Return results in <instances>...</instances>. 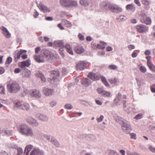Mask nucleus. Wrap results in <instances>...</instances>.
<instances>
[{"mask_svg": "<svg viewBox=\"0 0 155 155\" xmlns=\"http://www.w3.org/2000/svg\"><path fill=\"white\" fill-rule=\"evenodd\" d=\"M100 9L104 12L110 10L112 12L118 13L122 11V9L119 6L109 2H103L100 5Z\"/></svg>", "mask_w": 155, "mask_h": 155, "instance_id": "1", "label": "nucleus"}, {"mask_svg": "<svg viewBox=\"0 0 155 155\" xmlns=\"http://www.w3.org/2000/svg\"><path fill=\"white\" fill-rule=\"evenodd\" d=\"M114 118L116 121L121 124L122 128L124 132L127 134H129L131 130L130 123L120 116L116 115Z\"/></svg>", "mask_w": 155, "mask_h": 155, "instance_id": "2", "label": "nucleus"}, {"mask_svg": "<svg viewBox=\"0 0 155 155\" xmlns=\"http://www.w3.org/2000/svg\"><path fill=\"white\" fill-rule=\"evenodd\" d=\"M121 94L120 93H119L118 95L116 96V98L114 100V103L117 105H120L123 103L124 107H126V96L124 95L123 96V99L121 98Z\"/></svg>", "mask_w": 155, "mask_h": 155, "instance_id": "3", "label": "nucleus"}, {"mask_svg": "<svg viewBox=\"0 0 155 155\" xmlns=\"http://www.w3.org/2000/svg\"><path fill=\"white\" fill-rule=\"evenodd\" d=\"M9 92H16L20 90L21 86L18 83L16 82H13L10 84L7 85Z\"/></svg>", "mask_w": 155, "mask_h": 155, "instance_id": "4", "label": "nucleus"}, {"mask_svg": "<svg viewBox=\"0 0 155 155\" xmlns=\"http://www.w3.org/2000/svg\"><path fill=\"white\" fill-rule=\"evenodd\" d=\"M14 107L18 109L21 110H28L30 109L29 104L27 103H25L23 104L18 101H15L14 102Z\"/></svg>", "mask_w": 155, "mask_h": 155, "instance_id": "5", "label": "nucleus"}, {"mask_svg": "<svg viewBox=\"0 0 155 155\" xmlns=\"http://www.w3.org/2000/svg\"><path fill=\"white\" fill-rule=\"evenodd\" d=\"M140 21L142 23L147 25H150L151 24V21L149 18L148 17L145 12L142 11L140 14Z\"/></svg>", "mask_w": 155, "mask_h": 155, "instance_id": "6", "label": "nucleus"}, {"mask_svg": "<svg viewBox=\"0 0 155 155\" xmlns=\"http://www.w3.org/2000/svg\"><path fill=\"white\" fill-rule=\"evenodd\" d=\"M59 76V72L57 70L51 71V77L52 78L51 82L54 83V85H56L59 82L57 78Z\"/></svg>", "mask_w": 155, "mask_h": 155, "instance_id": "7", "label": "nucleus"}, {"mask_svg": "<svg viewBox=\"0 0 155 155\" xmlns=\"http://www.w3.org/2000/svg\"><path fill=\"white\" fill-rule=\"evenodd\" d=\"M26 121L29 124L34 127H37L40 124L37 120L32 117H28L26 119Z\"/></svg>", "mask_w": 155, "mask_h": 155, "instance_id": "8", "label": "nucleus"}, {"mask_svg": "<svg viewBox=\"0 0 155 155\" xmlns=\"http://www.w3.org/2000/svg\"><path fill=\"white\" fill-rule=\"evenodd\" d=\"M53 45L55 47H59V51H60V54L62 55H64V54L62 51L64 50L63 47L64 46V42L62 41L58 40L54 41L53 43Z\"/></svg>", "mask_w": 155, "mask_h": 155, "instance_id": "9", "label": "nucleus"}, {"mask_svg": "<svg viewBox=\"0 0 155 155\" xmlns=\"http://www.w3.org/2000/svg\"><path fill=\"white\" fill-rule=\"evenodd\" d=\"M135 28L137 31L140 33L146 32L148 30V27L143 24L138 25L136 26Z\"/></svg>", "mask_w": 155, "mask_h": 155, "instance_id": "10", "label": "nucleus"}, {"mask_svg": "<svg viewBox=\"0 0 155 155\" xmlns=\"http://www.w3.org/2000/svg\"><path fill=\"white\" fill-rule=\"evenodd\" d=\"M41 54L44 59L45 61L46 60H49L51 57V54L50 51H49L44 49L41 51Z\"/></svg>", "mask_w": 155, "mask_h": 155, "instance_id": "11", "label": "nucleus"}, {"mask_svg": "<svg viewBox=\"0 0 155 155\" xmlns=\"http://www.w3.org/2000/svg\"><path fill=\"white\" fill-rule=\"evenodd\" d=\"M39 9L42 12L44 13H48L50 12V9L47 6L45 5L42 2H40L39 4L36 2Z\"/></svg>", "mask_w": 155, "mask_h": 155, "instance_id": "12", "label": "nucleus"}, {"mask_svg": "<svg viewBox=\"0 0 155 155\" xmlns=\"http://www.w3.org/2000/svg\"><path fill=\"white\" fill-rule=\"evenodd\" d=\"M35 116L38 119L42 122H47L49 119V118L47 116L41 113H38Z\"/></svg>", "mask_w": 155, "mask_h": 155, "instance_id": "13", "label": "nucleus"}, {"mask_svg": "<svg viewBox=\"0 0 155 155\" xmlns=\"http://www.w3.org/2000/svg\"><path fill=\"white\" fill-rule=\"evenodd\" d=\"M87 63L85 61H80L76 65L77 70L82 71L87 67Z\"/></svg>", "mask_w": 155, "mask_h": 155, "instance_id": "14", "label": "nucleus"}, {"mask_svg": "<svg viewBox=\"0 0 155 155\" xmlns=\"http://www.w3.org/2000/svg\"><path fill=\"white\" fill-rule=\"evenodd\" d=\"M147 60V64L150 70L153 72H155V68L153 64L151 61V57L150 56H147L146 57Z\"/></svg>", "mask_w": 155, "mask_h": 155, "instance_id": "15", "label": "nucleus"}, {"mask_svg": "<svg viewBox=\"0 0 155 155\" xmlns=\"http://www.w3.org/2000/svg\"><path fill=\"white\" fill-rule=\"evenodd\" d=\"M31 64L30 60L28 59L19 63L18 65L21 68H24L25 67H29Z\"/></svg>", "mask_w": 155, "mask_h": 155, "instance_id": "16", "label": "nucleus"}, {"mask_svg": "<svg viewBox=\"0 0 155 155\" xmlns=\"http://www.w3.org/2000/svg\"><path fill=\"white\" fill-rule=\"evenodd\" d=\"M88 77L93 81H97L100 79V76L92 72H90L88 75Z\"/></svg>", "mask_w": 155, "mask_h": 155, "instance_id": "17", "label": "nucleus"}, {"mask_svg": "<svg viewBox=\"0 0 155 155\" xmlns=\"http://www.w3.org/2000/svg\"><path fill=\"white\" fill-rule=\"evenodd\" d=\"M29 126L25 124H21L19 128V132L22 135H24Z\"/></svg>", "mask_w": 155, "mask_h": 155, "instance_id": "18", "label": "nucleus"}, {"mask_svg": "<svg viewBox=\"0 0 155 155\" xmlns=\"http://www.w3.org/2000/svg\"><path fill=\"white\" fill-rule=\"evenodd\" d=\"M0 29L2 31V33L6 38H9L11 37V34L6 28L2 26L0 28Z\"/></svg>", "mask_w": 155, "mask_h": 155, "instance_id": "19", "label": "nucleus"}, {"mask_svg": "<svg viewBox=\"0 0 155 155\" xmlns=\"http://www.w3.org/2000/svg\"><path fill=\"white\" fill-rule=\"evenodd\" d=\"M31 95L34 97L39 98L41 97V95L39 90L36 89L32 90L31 91Z\"/></svg>", "mask_w": 155, "mask_h": 155, "instance_id": "20", "label": "nucleus"}, {"mask_svg": "<svg viewBox=\"0 0 155 155\" xmlns=\"http://www.w3.org/2000/svg\"><path fill=\"white\" fill-rule=\"evenodd\" d=\"M43 92L45 95L49 96L52 95L54 93V91L53 89L44 87Z\"/></svg>", "mask_w": 155, "mask_h": 155, "instance_id": "21", "label": "nucleus"}, {"mask_svg": "<svg viewBox=\"0 0 155 155\" xmlns=\"http://www.w3.org/2000/svg\"><path fill=\"white\" fill-rule=\"evenodd\" d=\"M26 51L21 50L19 51H16L15 55V61H17L20 58V56L24 52H26Z\"/></svg>", "mask_w": 155, "mask_h": 155, "instance_id": "22", "label": "nucleus"}, {"mask_svg": "<svg viewBox=\"0 0 155 155\" xmlns=\"http://www.w3.org/2000/svg\"><path fill=\"white\" fill-rule=\"evenodd\" d=\"M34 58L35 61L38 63H43L45 61L41 54L39 55H35Z\"/></svg>", "mask_w": 155, "mask_h": 155, "instance_id": "23", "label": "nucleus"}, {"mask_svg": "<svg viewBox=\"0 0 155 155\" xmlns=\"http://www.w3.org/2000/svg\"><path fill=\"white\" fill-rule=\"evenodd\" d=\"M24 135L32 137L35 136V133L32 129L29 127Z\"/></svg>", "mask_w": 155, "mask_h": 155, "instance_id": "24", "label": "nucleus"}, {"mask_svg": "<svg viewBox=\"0 0 155 155\" xmlns=\"http://www.w3.org/2000/svg\"><path fill=\"white\" fill-rule=\"evenodd\" d=\"M31 75V71L27 69H25L23 71L22 76L25 78H29Z\"/></svg>", "mask_w": 155, "mask_h": 155, "instance_id": "25", "label": "nucleus"}, {"mask_svg": "<svg viewBox=\"0 0 155 155\" xmlns=\"http://www.w3.org/2000/svg\"><path fill=\"white\" fill-rule=\"evenodd\" d=\"M74 50L77 54H81L84 51V48L81 45L75 47L74 48Z\"/></svg>", "mask_w": 155, "mask_h": 155, "instance_id": "26", "label": "nucleus"}, {"mask_svg": "<svg viewBox=\"0 0 155 155\" xmlns=\"http://www.w3.org/2000/svg\"><path fill=\"white\" fill-rule=\"evenodd\" d=\"M36 76L37 77H39L43 82H45L46 81L45 78L44 74H43L42 72L39 70L36 71Z\"/></svg>", "mask_w": 155, "mask_h": 155, "instance_id": "27", "label": "nucleus"}, {"mask_svg": "<svg viewBox=\"0 0 155 155\" xmlns=\"http://www.w3.org/2000/svg\"><path fill=\"white\" fill-rule=\"evenodd\" d=\"M2 132L5 135L7 136H11L12 134V132L11 130L8 129L7 128H5L2 130Z\"/></svg>", "mask_w": 155, "mask_h": 155, "instance_id": "28", "label": "nucleus"}, {"mask_svg": "<svg viewBox=\"0 0 155 155\" xmlns=\"http://www.w3.org/2000/svg\"><path fill=\"white\" fill-rule=\"evenodd\" d=\"M91 82L88 79L86 78L82 80L81 83L85 86H88L91 84Z\"/></svg>", "mask_w": 155, "mask_h": 155, "instance_id": "29", "label": "nucleus"}, {"mask_svg": "<svg viewBox=\"0 0 155 155\" xmlns=\"http://www.w3.org/2000/svg\"><path fill=\"white\" fill-rule=\"evenodd\" d=\"M126 9L128 11L134 12L135 10V7L134 4H130L127 5L126 7Z\"/></svg>", "mask_w": 155, "mask_h": 155, "instance_id": "30", "label": "nucleus"}, {"mask_svg": "<svg viewBox=\"0 0 155 155\" xmlns=\"http://www.w3.org/2000/svg\"><path fill=\"white\" fill-rule=\"evenodd\" d=\"M33 148V146L31 145L27 146L25 149L24 153H25L26 155H28L30 151Z\"/></svg>", "mask_w": 155, "mask_h": 155, "instance_id": "31", "label": "nucleus"}, {"mask_svg": "<svg viewBox=\"0 0 155 155\" xmlns=\"http://www.w3.org/2000/svg\"><path fill=\"white\" fill-rule=\"evenodd\" d=\"M68 2V7H77L78 6V3L75 1L69 0Z\"/></svg>", "mask_w": 155, "mask_h": 155, "instance_id": "32", "label": "nucleus"}, {"mask_svg": "<svg viewBox=\"0 0 155 155\" xmlns=\"http://www.w3.org/2000/svg\"><path fill=\"white\" fill-rule=\"evenodd\" d=\"M100 43L101 45L98 44L97 46V48L102 49H104L105 48V46L107 45V43L102 41H100Z\"/></svg>", "mask_w": 155, "mask_h": 155, "instance_id": "33", "label": "nucleus"}, {"mask_svg": "<svg viewBox=\"0 0 155 155\" xmlns=\"http://www.w3.org/2000/svg\"><path fill=\"white\" fill-rule=\"evenodd\" d=\"M69 0H60L59 2L61 5L64 7H68V1Z\"/></svg>", "mask_w": 155, "mask_h": 155, "instance_id": "34", "label": "nucleus"}, {"mask_svg": "<svg viewBox=\"0 0 155 155\" xmlns=\"http://www.w3.org/2000/svg\"><path fill=\"white\" fill-rule=\"evenodd\" d=\"M80 3L82 6L86 7L89 5V2L87 0H80Z\"/></svg>", "mask_w": 155, "mask_h": 155, "instance_id": "35", "label": "nucleus"}, {"mask_svg": "<svg viewBox=\"0 0 155 155\" xmlns=\"http://www.w3.org/2000/svg\"><path fill=\"white\" fill-rule=\"evenodd\" d=\"M65 48L66 49L68 53L71 54H73V53L72 49L69 45L66 44L65 46Z\"/></svg>", "mask_w": 155, "mask_h": 155, "instance_id": "36", "label": "nucleus"}, {"mask_svg": "<svg viewBox=\"0 0 155 155\" xmlns=\"http://www.w3.org/2000/svg\"><path fill=\"white\" fill-rule=\"evenodd\" d=\"M62 22L66 27H70L71 26V22L66 20L63 19Z\"/></svg>", "mask_w": 155, "mask_h": 155, "instance_id": "37", "label": "nucleus"}, {"mask_svg": "<svg viewBox=\"0 0 155 155\" xmlns=\"http://www.w3.org/2000/svg\"><path fill=\"white\" fill-rule=\"evenodd\" d=\"M51 143L57 147H58L59 146V143L55 139H51Z\"/></svg>", "mask_w": 155, "mask_h": 155, "instance_id": "38", "label": "nucleus"}, {"mask_svg": "<svg viewBox=\"0 0 155 155\" xmlns=\"http://www.w3.org/2000/svg\"><path fill=\"white\" fill-rule=\"evenodd\" d=\"M12 58L11 57H8L6 60V61L5 62V64L9 65L10 64L11 62L12 61Z\"/></svg>", "mask_w": 155, "mask_h": 155, "instance_id": "39", "label": "nucleus"}, {"mask_svg": "<svg viewBox=\"0 0 155 155\" xmlns=\"http://www.w3.org/2000/svg\"><path fill=\"white\" fill-rule=\"evenodd\" d=\"M141 1L142 3L144 5H148L150 3L149 0H141Z\"/></svg>", "mask_w": 155, "mask_h": 155, "instance_id": "40", "label": "nucleus"}, {"mask_svg": "<svg viewBox=\"0 0 155 155\" xmlns=\"http://www.w3.org/2000/svg\"><path fill=\"white\" fill-rule=\"evenodd\" d=\"M31 90H29L27 88H25L24 89V92L26 94H31Z\"/></svg>", "mask_w": 155, "mask_h": 155, "instance_id": "41", "label": "nucleus"}, {"mask_svg": "<svg viewBox=\"0 0 155 155\" xmlns=\"http://www.w3.org/2000/svg\"><path fill=\"white\" fill-rule=\"evenodd\" d=\"M97 91L98 93L101 95H103L104 93L105 90H104L102 88H99L97 89Z\"/></svg>", "mask_w": 155, "mask_h": 155, "instance_id": "42", "label": "nucleus"}, {"mask_svg": "<svg viewBox=\"0 0 155 155\" xmlns=\"http://www.w3.org/2000/svg\"><path fill=\"white\" fill-rule=\"evenodd\" d=\"M64 107L65 108L68 110H71L73 108L72 105L69 104H66L64 106Z\"/></svg>", "mask_w": 155, "mask_h": 155, "instance_id": "43", "label": "nucleus"}, {"mask_svg": "<svg viewBox=\"0 0 155 155\" xmlns=\"http://www.w3.org/2000/svg\"><path fill=\"white\" fill-rule=\"evenodd\" d=\"M108 68L111 70H116L117 68V67L115 65L112 64L109 66Z\"/></svg>", "mask_w": 155, "mask_h": 155, "instance_id": "44", "label": "nucleus"}, {"mask_svg": "<svg viewBox=\"0 0 155 155\" xmlns=\"http://www.w3.org/2000/svg\"><path fill=\"white\" fill-rule=\"evenodd\" d=\"M0 94H5V89L2 86H0Z\"/></svg>", "mask_w": 155, "mask_h": 155, "instance_id": "45", "label": "nucleus"}, {"mask_svg": "<svg viewBox=\"0 0 155 155\" xmlns=\"http://www.w3.org/2000/svg\"><path fill=\"white\" fill-rule=\"evenodd\" d=\"M118 82V79L116 78L112 79L110 80V82L111 84H117Z\"/></svg>", "mask_w": 155, "mask_h": 155, "instance_id": "46", "label": "nucleus"}, {"mask_svg": "<svg viewBox=\"0 0 155 155\" xmlns=\"http://www.w3.org/2000/svg\"><path fill=\"white\" fill-rule=\"evenodd\" d=\"M118 153L114 150H110L109 152L110 155H118Z\"/></svg>", "mask_w": 155, "mask_h": 155, "instance_id": "47", "label": "nucleus"}, {"mask_svg": "<svg viewBox=\"0 0 155 155\" xmlns=\"http://www.w3.org/2000/svg\"><path fill=\"white\" fill-rule=\"evenodd\" d=\"M140 71L143 73L145 72L146 71V69L144 66H142L140 67Z\"/></svg>", "mask_w": 155, "mask_h": 155, "instance_id": "48", "label": "nucleus"}, {"mask_svg": "<svg viewBox=\"0 0 155 155\" xmlns=\"http://www.w3.org/2000/svg\"><path fill=\"white\" fill-rule=\"evenodd\" d=\"M104 118V116L103 115H101L100 116V117L97 119V120L98 122H100L102 121Z\"/></svg>", "mask_w": 155, "mask_h": 155, "instance_id": "49", "label": "nucleus"}, {"mask_svg": "<svg viewBox=\"0 0 155 155\" xmlns=\"http://www.w3.org/2000/svg\"><path fill=\"white\" fill-rule=\"evenodd\" d=\"M102 95L104 96L109 97L110 95V93L105 91L104 93Z\"/></svg>", "mask_w": 155, "mask_h": 155, "instance_id": "50", "label": "nucleus"}, {"mask_svg": "<svg viewBox=\"0 0 155 155\" xmlns=\"http://www.w3.org/2000/svg\"><path fill=\"white\" fill-rule=\"evenodd\" d=\"M149 150L155 153V147H153L152 146H150L149 147Z\"/></svg>", "mask_w": 155, "mask_h": 155, "instance_id": "51", "label": "nucleus"}, {"mask_svg": "<svg viewBox=\"0 0 155 155\" xmlns=\"http://www.w3.org/2000/svg\"><path fill=\"white\" fill-rule=\"evenodd\" d=\"M130 135L131 138L133 139L134 140H136V135L135 134L133 133H131Z\"/></svg>", "mask_w": 155, "mask_h": 155, "instance_id": "52", "label": "nucleus"}, {"mask_svg": "<svg viewBox=\"0 0 155 155\" xmlns=\"http://www.w3.org/2000/svg\"><path fill=\"white\" fill-rule=\"evenodd\" d=\"M56 104L57 103L55 101H52L50 103V105L51 107H53L55 106Z\"/></svg>", "mask_w": 155, "mask_h": 155, "instance_id": "53", "label": "nucleus"}, {"mask_svg": "<svg viewBox=\"0 0 155 155\" xmlns=\"http://www.w3.org/2000/svg\"><path fill=\"white\" fill-rule=\"evenodd\" d=\"M142 114H139L137 115L135 117V118L136 119H139L142 118Z\"/></svg>", "mask_w": 155, "mask_h": 155, "instance_id": "54", "label": "nucleus"}, {"mask_svg": "<svg viewBox=\"0 0 155 155\" xmlns=\"http://www.w3.org/2000/svg\"><path fill=\"white\" fill-rule=\"evenodd\" d=\"M41 50V48L40 47H38L35 48V52L36 53L38 54Z\"/></svg>", "mask_w": 155, "mask_h": 155, "instance_id": "55", "label": "nucleus"}, {"mask_svg": "<svg viewBox=\"0 0 155 155\" xmlns=\"http://www.w3.org/2000/svg\"><path fill=\"white\" fill-rule=\"evenodd\" d=\"M128 48L130 50H131L132 49L135 48V46L133 45H130L128 46Z\"/></svg>", "mask_w": 155, "mask_h": 155, "instance_id": "56", "label": "nucleus"}, {"mask_svg": "<svg viewBox=\"0 0 155 155\" xmlns=\"http://www.w3.org/2000/svg\"><path fill=\"white\" fill-rule=\"evenodd\" d=\"M88 138H90L91 140H94L95 139V136L93 135H89L87 136Z\"/></svg>", "mask_w": 155, "mask_h": 155, "instance_id": "57", "label": "nucleus"}, {"mask_svg": "<svg viewBox=\"0 0 155 155\" xmlns=\"http://www.w3.org/2000/svg\"><path fill=\"white\" fill-rule=\"evenodd\" d=\"M151 90L152 92L155 93V84L151 86Z\"/></svg>", "mask_w": 155, "mask_h": 155, "instance_id": "58", "label": "nucleus"}, {"mask_svg": "<svg viewBox=\"0 0 155 155\" xmlns=\"http://www.w3.org/2000/svg\"><path fill=\"white\" fill-rule=\"evenodd\" d=\"M78 37L80 40H84V36L82 35L79 34L78 35Z\"/></svg>", "mask_w": 155, "mask_h": 155, "instance_id": "59", "label": "nucleus"}, {"mask_svg": "<svg viewBox=\"0 0 155 155\" xmlns=\"http://www.w3.org/2000/svg\"><path fill=\"white\" fill-rule=\"evenodd\" d=\"M134 2L138 6H141V4L139 0H134Z\"/></svg>", "mask_w": 155, "mask_h": 155, "instance_id": "60", "label": "nucleus"}, {"mask_svg": "<svg viewBox=\"0 0 155 155\" xmlns=\"http://www.w3.org/2000/svg\"><path fill=\"white\" fill-rule=\"evenodd\" d=\"M0 155H8V153L5 151L2 150L0 152Z\"/></svg>", "mask_w": 155, "mask_h": 155, "instance_id": "61", "label": "nucleus"}, {"mask_svg": "<svg viewBox=\"0 0 155 155\" xmlns=\"http://www.w3.org/2000/svg\"><path fill=\"white\" fill-rule=\"evenodd\" d=\"M136 80L137 84L138 86H140L141 85V83H142L140 80L139 79H137V78H136Z\"/></svg>", "mask_w": 155, "mask_h": 155, "instance_id": "62", "label": "nucleus"}, {"mask_svg": "<svg viewBox=\"0 0 155 155\" xmlns=\"http://www.w3.org/2000/svg\"><path fill=\"white\" fill-rule=\"evenodd\" d=\"M95 101L96 103L97 104L99 105H102V103L100 101H99L97 100H96V99L95 100Z\"/></svg>", "mask_w": 155, "mask_h": 155, "instance_id": "63", "label": "nucleus"}, {"mask_svg": "<svg viewBox=\"0 0 155 155\" xmlns=\"http://www.w3.org/2000/svg\"><path fill=\"white\" fill-rule=\"evenodd\" d=\"M39 15V14L38 12L36 11L34 13L33 16L35 18H37L38 17Z\"/></svg>", "mask_w": 155, "mask_h": 155, "instance_id": "64", "label": "nucleus"}]
</instances>
